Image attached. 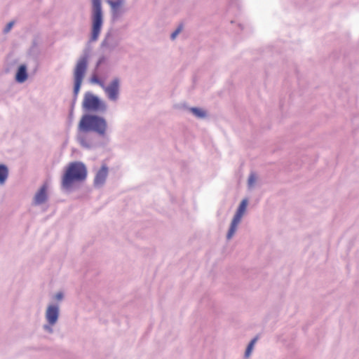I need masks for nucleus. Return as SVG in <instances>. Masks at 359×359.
I'll use <instances>...</instances> for the list:
<instances>
[{"label": "nucleus", "instance_id": "1", "mask_svg": "<svg viewBox=\"0 0 359 359\" xmlns=\"http://www.w3.org/2000/svg\"><path fill=\"white\" fill-rule=\"evenodd\" d=\"M87 170L81 162H73L69 164L62 179V185L65 189L70 188L74 182L86 180Z\"/></svg>", "mask_w": 359, "mask_h": 359}, {"label": "nucleus", "instance_id": "2", "mask_svg": "<svg viewBox=\"0 0 359 359\" xmlns=\"http://www.w3.org/2000/svg\"><path fill=\"white\" fill-rule=\"evenodd\" d=\"M79 129L84 132L94 131L104 135L107 130V122L103 118L97 116L84 115L80 120Z\"/></svg>", "mask_w": 359, "mask_h": 359}, {"label": "nucleus", "instance_id": "3", "mask_svg": "<svg viewBox=\"0 0 359 359\" xmlns=\"http://www.w3.org/2000/svg\"><path fill=\"white\" fill-rule=\"evenodd\" d=\"M92 33L91 39L96 41L101 32L103 24L101 0H92Z\"/></svg>", "mask_w": 359, "mask_h": 359}, {"label": "nucleus", "instance_id": "4", "mask_svg": "<svg viewBox=\"0 0 359 359\" xmlns=\"http://www.w3.org/2000/svg\"><path fill=\"white\" fill-rule=\"evenodd\" d=\"M88 65V60L86 57H83L79 60L76 65L74 76V93L77 95L80 90V88L84 77Z\"/></svg>", "mask_w": 359, "mask_h": 359}, {"label": "nucleus", "instance_id": "5", "mask_svg": "<svg viewBox=\"0 0 359 359\" xmlns=\"http://www.w3.org/2000/svg\"><path fill=\"white\" fill-rule=\"evenodd\" d=\"M83 107L86 109L92 111H96L98 110L104 111L106 109L105 104L100 102L98 97L92 94H86L85 95L83 102Z\"/></svg>", "mask_w": 359, "mask_h": 359}, {"label": "nucleus", "instance_id": "6", "mask_svg": "<svg viewBox=\"0 0 359 359\" xmlns=\"http://www.w3.org/2000/svg\"><path fill=\"white\" fill-rule=\"evenodd\" d=\"M247 205H248L247 199H243L241 201V203L237 210V212H236V215H234L233 219L231 222L230 229L227 233L228 239H230L233 236V235L235 233V232L236 231L237 226L239 224V222H241V218L245 212Z\"/></svg>", "mask_w": 359, "mask_h": 359}, {"label": "nucleus", "instance_id": "7", "mask_svg": "<svg viewBox=\"0 0 359 359\" xmlns=\"http://www.w3.org/2000/svg\"><path fill=\"white\" fill-rule=\"evenodd\" d=\"M59 316V309L57 306H49L46 313V318L50 325L56 323Z\"/></svg>", "mask_w": 359, "mask_h": 359}, {"label": "nucleus", "instance_id": "8", "mask_svg": "<svg viewBox=\"0 0 359 359\" xmlns=\"http://www.w3.org/2000/svg\"><path fill=\"white\" fill-rule=\"evenodd\" d=\"M118 81L114 80L107 87H104L105 92L107 93L109 98L111 100H116L118 95Z\"/></svg>", "mask_w": 359, "mask_h": 359}, {"label": "nucleus", "instance_id": "9", "mask_svg": "<svg viewBox=\"0 0 359 359\" xmlns=\"http://www.w3.org/2000/svg\"><path fill=\"white\" fill-rule=\"evenodd\" d=\"M108 175V168L106 165H102V168L97 172L94 182L95 184L100 186L102 185L106 180Z\"/></svg>", "mask_w": 359, "mask_h": 359}, {"label": "nucleus", "instance_id": "10", "mask_svg": "<svg viewBox=\"0 0 359 359\" xmlns=\"http://www.w3.org/2000/svg\"><path fill=\"white\" fill-rule=\"evenodd\" d=\"M47 184H43L39 191L36 194L34 197V203L35 204H41L44 203L47 198Z\"/></svg>", "mask_w": 359, "mask_h": 359}, {"label": "nucleus", "instance_id": "11", "mask_svg": "<svg viewBox=\"0 0 359 359\" xmlns=\"http://www.w3.org/2000/svg\"><path fill=\"white\" fill-rule=\"evenodd\" d=\"M27 79V69L26 66L22 65H20L18 68V70L17 72L15 79L17 81L20 83H22L25 81Z\"/></svg>", "mask_w": 359, "mask_h": 359}, {"label": "nucleus", "instance_id": "12", "mask_svg": "<svg viewBox=\"0 0 359 359\" xmlns=\"http://www.w3.org/2000/svg\"><path fill=\"white\" fill-rule=\"evenodd\" d=\"M108 4L111 6L113 15L117 17L120 14L119 8L123 5V1H107Z\"/></svg>", "mask_w": 359, "mask_h": 359}, {"label": "nucleus", "instance_id": "13", "mask_svg": "<svg viewBox=\"0 0 359 359\" xmlns=\"http://www.w3.org/2000/svg\"><path fill=\"white\" fill-rule=\"evenodd\" d=\"M8 175V168L4 165H0V184H3Z\"/></svg>", "mask_w": 359, "mask_h": 359}, {"label": "nucleus", "instance_id": "14", "mask_svg": "<svg viewBox=\"0 0 359 359\" xmlns=\"http://www.w3.org/2000/svg\"><path fill=\"white\" fill-rule=\"evenodd\" d=\"M257 339H258L257 337H255L253 339H252V341L248 344V346L246 348V351H245V353L246 358L249 357L250 355L251 354V352L253 349L254 345L255 344L256 341H257Z\"/></svg>", "mask_w": 359, "mask_h": 359}, {"label": "nucleus", "instance_id": "15", "mask_svg": "<svg viewBox=\"0 0 359 359\" xmlns=\"http://www.w3.org/2000/svg\"><path fill=\"white\" fill-rule=\"evenodd\" d=\"M79 142L81 146L84 147L89 148L90 147V142L88 140L87 137L86 136H80Z\"/></svg>", "mask_w": 359, "mask_h": 359}, {"label": "nucleus", "instance_id": "16", "mask_svg": "<svg viewBox=\"0 0 359 359\" xmlns=\"http://www.w3.org/2000/svg\"><path fill=\"white\" fill-rule=\"evenodd\" d=\"M191 111L193 112L194 115L198 117L203 118L205 117V113L203 110L198 108H191Z\"/></svg>", "mask_w": 359, "mask_h": 359}, {"label": "nucleus", "instance_id": "17", "mask_svg": "<svg viewBox=\"0 0 359 359\" xmlns=\"http://www.w3.org/2000/svg\"><path fill=\"white\" fill-rule=\"evenodd\" d=\"M182 25H180L177 29L171 34V39H175L177 35L182 31Z\"/></svg>", "mask_w": 359, "mask_h": 359}, {"label": "nucleus", "instance_id": "18", "mask_svg": "<svg viewBox=\"0 0 359 359\" xmlns=\"http://www.w3.org/2000/svg\"><path fill=\"white\" fill-rule=\"evenodd\" d=\"M256 181V176L254 174H251L248 179L249 186H252Z\"/></svg>", "mask_w": 359, "mask_h": 359}, {"label": "nucleus", "instance_id": "19", "mask_svg": "<svg viewBox=\"0 0 359 359\" xmlns=\"http://www.w3.org/2000/svg\"><path fill=\"white\" fill-rule=\"evenodd\" d=\"M13 24H14V22H10L6 25V28H5V30H4V31H5V32H9V31L11 29L12 27L13 26Z\"/></svg>", "mask_w": 359, "mask_h": 359}, {"label": "nucleus", "instance_id": "20", "mask_svg": "<svg viewBox=\"0 0 359 359\" xmlns=\"http://www.w3.org/2000/svg\"><path fill=\"white\" fill-rule=\"evenodd\" d=\"M91 81L93 82V83H100L102 87H104L103 85L101 84V83L100 82L98 78L96 76H94L92 77Z\"/></svg>", "mask_w": 359, "mask_h": 359}, {"label": "nucleus", "instance_id": "21", "mask_svg": "<svg viewBox=\"0 0 359 359\" xmlns=\"http://www.w3.org/2000/svg\"><path fill=\"white\" fill-rule=\"evenodd\" d=\"M62 297H63V295H62V294L61 292L57 293V294H56V296H55V297H56V299H57V300H60V299H62Z\"/></svg>", "mask_w": 359, "mask_h": 359}]
</instances>
